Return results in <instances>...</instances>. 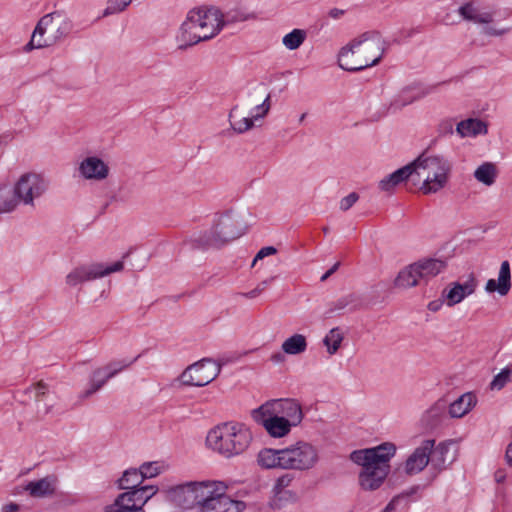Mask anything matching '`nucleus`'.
<instances>
[{"label": "nucleus", "mask_w": 512, "mask_h": 512, "mask_svg": "<svg viewBox=\"0 0 512 512\" xmlns=\"http://www.w3.org/2000/svg\"><path fill=\"white\" fill-rule=\"evenodd\" d=\"M318 462L317 447L305 440H298L280 449L263 448L257 454V464L266 470L303 472L313 469Z\"/></svg>", "instance_id": "nucleus-1"}, {"label": "nucleus", "mask_w": 512, "mask_h": 512, "mask_svg": "<svg viewBox=\"0 0 512 512\" xmlns=\"http://www.w3.org/2000/svg\"><path fill=\"white\" fill-rule=\"evenodd\" d=\"M386 52V42L377 31H366L352 39L338 53V65L348 72L377 65Z\"/></svg>", "instance_id": "nucleus-2"}, {"label": "nucleus", "mask_w": 512, "mask_h": 512, "mask_svg": "<svg viewBox=\"0 0 512 512\" xmlns=\"http://www.w3.org/2000/svg\"><path fill=\"white\" fill-rule=\"evenodd\" d=\"M396 453V446L391 442H384L378 446L354 450L350 459L362 467L359 473V485L363 490L378 489L390 472V459Z\"/></svg>", "instance_id": "nucleus-3"}, {"label": "nucleus", "mask_w": 512, "mask_h": 512, "mask_svg": "<svg viewBox=\"0 0 512 512\" xmlns=\"http://www.w3.org/2000/svg\"><path fill=\"white\" fill-rule=\"evenodd\" d=\"M225 21L219 9L196 8L188 12L179 28L176 40L178 48L184 50L201 41L215 37L224 27Z\"/></svg>", "instance_id": "nucleus-4"}, {"label": "nucleus", "mask_w": 512, "mask_h": 512, "mask_svg": "<svg viewBox=\"0 0 512 512\" xmlns=\"http://www.w3.org/2000/svg\"><path fill=\"white\" fill-rule=\"evenodd\" d=\"M250 428L241 422H225L211 429L206 437L209 448L225 458L244 453L252 442Z\"/></svg>", "instance_id": "nucleus-5"}, {"label": "nucleus", "mask_w": 512, "mask_h": 512, "mask_svg": "<svg viewBox=\"0 0 512 512\" xmlns=\"http://www.w3.org/2000/svg\"><path fill=\"white\" fill-rule=\"evenodd\" d=\"M413 175L422 181L420 190L424 194H434L442 190L449 181L452 165L444 156L420 155L411 162Z\"/></svg>", "instance_id": "nucleus-6"}, {"label": "nucleus", "mask_w": 512, "mask_h": 512, "mask_svg": "<svg viewBox=\"0 0 512 512\" xmlns=\"http://www.w3.org/2000/svg\"><path fill=\"white\" fill-rule=\"evenodd\" d=\"M457 11L463 20L481 25L486 36L501 37L512 30L511 27L498 26L500 21L510 17L509 9L485 7L477 0H470L459 6Z\"/></svg>", "instance_id": "nucleus-7"}, {"label": "nucleus", "mask_w": 512, "mask_h": 512, "mask_svg": "<svg viewBox=\"0 0 512 512\" xmlns=\"http://www.w3.org/2000/svg\"><path fill=\"white\" fill-rule=\"evenodd\" d=\"M245 230L232 212L220 215L210 232L193 236L191 241L197 248L220 247L241 237Z\"/></svg>", "instance_id": "nucleus-8"}, {"label": "nucleus", "mask_w": 512, "mask_h": 512, "mask_svg": "<svg viewBox=\"0 0 512 512\" xmlns=\"http://www.w3.org/2000/svg\"><path fill=\"white\" fill-rule=\"evenodd\" d=\"M227 485L222 481L209 480L205 496L201 498L196 512H241L243 501L233 500L227 494Z\"/></svg>", "instance_id": "nucleus-9"}, {"label": "nucleus", "mask_w": 512, "mask_h": 512, "mask_svg": "<svg viewBox=\"0 0 512 512\" xmlns=\"http://www.w3.org/2000/svg\"><path fill=\"white\" fill-rule=\"evenodd\" d=\"M13 186L22 206L34 208L36 201L47 192L49 181L43 174L30 171L21 174Z\"/></svg>", "instance_id": "nucleus-10"}, {"label": "nucleus", "mask_w": 512, "mask_h": 512, "mask_svg": "<svg viewBox=\"0 0 512 512\" xmlns=\"http://www.w3.org/2000/svg\"><path fill=\"white\" fill-rule=\"evenodd\" d=\"M123 261L113 263L92 262L82 264L73 268L65 278V282L70 287H76L86 282L94 281L106 277L112 273L123 270Z\"/></svg>", "instance_id": "nucleus-11"}, {"label": "nucleus", "mask_w": 512, "mask_h": 512, "mask_svg": "<svg viewBox=\"0 0 512 512\" xmlns=\"http://www.w3.org/2000/svg\"><path fill=\"white\" fill-rule=\"evenodd\" d=\"M158 490L156 485H146L143 489L122 492L104 507V512H145L144 506Z\"/></svg>", "instance_id": "nucleus-12"}, {"label": "nucleus", "mask_w": 512, "mask_h": 512, "mask_svg": "<svg viewBox=\"0 0 512 512\" xmlns=\"http://www.w3.org/2000/svg\"><path fill=\"white\" fill-rule=\"evenodd\" d=\"M208 483L209 480L176 485L166 491L167 499L179 508L197 510L201 498L205 496Z\"/></svg>", "instance_id": "nucleus-13"}, {"label": "nucleus", "mask_w": 512, "mask_h": 512, "mask_svg": "<svg viewBox=\"0 0 512 512\" xmlns=\"http://www.w3.org/2000/svg\"><path fill=\"white\" fill-rule=\"evenodd\" d=\"M251 418L262 426L267 434L275 439L284 438L294 428L291 423L277 414L269 405L263 403L251 411Z\"/></svg>", "instance_id": "nucleus-14"}, {"label": "nucleus", "mask_w": 512, "mask_h": 512, "mask_svg": "<svg viewBox=\"0 0 512 512\" xmlns=\"http://www.w3.org/2000/svg\"><path fill=\"white\" fill-rule=\"evenodd\" d=\"M221 372V366L216 361L203 358L188 366L180 375L183 385L203 387L211 383Z\"/></svg>", "instance_id": "nucleus-15"}, {"label": "nucleus", "mask_w": 512, "mask_h": 512, "mask_svg": "<svg viewBox=\"0 0 512 512\" xmlns=\"http://www.w3.org/2000/svg\"><path fill=\"white\" fill-rule=\"evenodd\" d=\"M140 355L136 356L134 359L127 361V360H120L111 362L105 367L96 369L93 371L89 386L87 389H85L81 394V398H88L92 396L94 393H96L98 390H100L108 380L116 376L118 373L129 367L131 364H133Z\"/></svg>", "instance_id": "nucleus-16"}, {"label": "nucleus", "mask_w": 512, "mask_h": 512, "mask_svg": "<svg viewBox=\"0 0 512 512\" xmlns=\"http://www.w3.org/2000/svg\"><path fill=\"white\" fill-rule=\"evenodd\" d=\"M478 285L479 282L473 273H470L464 282H450L442 290V296L446 300V306L451 308L460 304L476 292Z\"/></svg>", "instance_id": "nucleus-17"}, {"label": "nucleus", "mask_w": 512, "mask_h": 512, "mask_svg": "<svg viewBox=\"0 0 512 512\" xmlns=\"http://www.w3.org/2000/svg\"><path fill=\"white\" fill-rule=\"evenodd\" d=\"M78 176L85 181L101 182L108 178L109 165L97 155L82 158L77 167Z\"/></svg>", "instance_id": "nucleus-18"}, {"label": "nucleus", "mask_w": 512, "mask_h": 512, "mask_svg": "<svg viewBox=\"0 0 512 512\" xmlns=\"http://www.w3.org/2000/svg\"><path fill=\"white\" fill-rule=\"evenodd\" d=\"M277 414L287 420L296 428L301 425L304 419V412L301 403L293 398L272 399L265 402Z\"/></svg>", "instance_id": "nucleus-19"}, {"label": "nucleus", "mask_w": 512, "mask_h": 512, "mask_svg": "<svg viewBox=\"0 0 512 512\" xmlns=\"http://www.w3.org/2000/svg\"><path fill=\"white\" fill-rule=\"evenodd\" d=\"M430 88L420 84L409 85L400 90L390 101L389 110L396 112L402 108L426 97Z\"/></svg>", "instance_id": "nucleus-20"}, {"label": "nucleus", "mask_w": 512, "mask_h": 512, "mask_svg": "<svg viewBox=\"0 0 512 512\" xmlns=\"http://www.w3.org/2000/svg\"><path fill=\"white\" fill-rule=\"evenodd\" d=\"M434 444V440L427 439L413 451L405 462L404 470L407 474H417L428 465Z\"/></svg>", "instance_id": "nucleus-21"}, {"label": "nucleus", "mask_w": 512, "mask_h": 512, "mask_svg": "<svg viewBox=\"0 0 512 512\" xmlns=\"http://www.w3.org/2000/svg\"><path fill=\"white\" fill-rule=\"evenodd\" d=\"M27 393L35 398L38 413L48 414L56 403L55 394L43 382L31 385Z\"/></svg>", "instance_id": "nucleus-22"}, {"label": "nucleus", "mask_w": 512, "mask_h": 512, "mask_svg": "<svg viewBox=\"0 0 512 512\" xmlns=\"http://www.w3.org/2000/svg\"><path fill=\"white\" fill-rule=\"evenodd\" d=\"M511 269L507 260L500 266L497 279H489L485 284V291L489 294L497 292L500 296H506L511 289Z\"/></svg>", "instance_id": "nucleus-23"}, {"label": "nucleus", "mask_w": 512, "mask_h": 512, "mask_svg": "<svg viewBox=\"0 0 512 512\" xmlns=\"http://www.w3.org/2000/svg\"><path fill=\"white\" fill-rule=\"evenodd\" d=\"M54 15V13L46 14L38 21L30 41L24 46L25 52H30L34 49H40L50 45V42L44 38V35L48 27L52 25Z\"/></svg>", "instance_id": "nucleus-24"}, {"label": "nucleus", "mask_w": 512, "mask_h": 512, "mask_svg": "<svg viewBox=\"0 0 512 512\" xmlns=\"http://www.w3.org/2000/svg\"><path fill=\"white\" fill-rule=\"evenodd\" d=\"M476 404L477 397L474 393H463L449 405L448 414L451 418H462L472 411Z\"/></svg>", "instance_id": "nucleus-25"}, {"label": "nucleus", "mask_w": 512, "mask_h": 512, "mask_svg": "<svg viewBox=\"0 0 512 512\" xmlns=\"http://www.w3.org/2000/svg\"><path fill=\"white\" fill-rule=\"evenodd\" d=\"M411 176H413V167L411 163H409L381 179L378 187L381 191L392 192L395 187L406 181Z\"/></svg>", "instance_id": "nucleus-26"}, {"label": "nucleus", "mask_w": 512, "mask_h": 512, "mask_svg": "<svg viewBox=\"0 0 512 512\" xmlns=\"http://www.w3.org/2000/svg\"><path fill=\"white\" fill-rule=\"evenodd\" d=\"M456 132L461 138L476 137L488 133L487 123L478 118H468L457 124Z\"/></svg>", "instance_id": "nucleus-27"}, {"label": "nucleus", "mask_w": 512, "mask_h": 512, "mask_svg": "<svg viewBox=\"0 0 512 512\" xmlns=\"http://www.w3.org/2000/svg\"><path fill=\"white\" fill-rule=\"evenodd\" d=\"M143 481L144 478L139 468H129L122 473V476L116 481V485L118 489L129 492L143 489L146 486L141 485Z\"/></svg>", "instance_id": "nucleus-28"}, {"label": "nucleus", "mask_w": 512, "mask_h": 512, "mask_svg": "<svg viewBox=\"0 0 512 512\" xmlns=\"http://www.w3.org/2000/svg\"><path fill=\"white\" fill-rule=\"evenodd\" d=\"M415 263L420 272L421 279L425 281L437 276L447 267L445 260L437 258H424Z\"/></svg>", "instance_id": "nucleus-29"}, {"label": "nucleus", "mask_w": 512, "mask_h": 512, "mask_svg": "<svg viewBox=\"0 0 512 512\" xmlns=\"http://www.w3.org/2000/svg\"><path fill=\"white\" fill-rule=\"evenodd\" d=\"M307 348V337L300 333L290 335L281 344L282 352L290 356L301 355L306 352Z\"/></svg>", "instance_id": "nucleus-30"}, {"label": "nucleus", "mask_w": 512, "mask_h": 512, "mask_svg": "<svg viewBox=\"0 0 512 512\" xmlns=\"http://www.w3.org/2000/svg\"><path fill=\"white\" fill-rule=\"evenodd\" d=\"M14 186H0V214L14 212L22 205Z\"/></svg>", "instance_id": "nucleus-31"}, {"label": "nucleus", "mask_w": 512, "mask_h": 512, "mask_svg": "<svg viewBox=\"0 0 512 512\" xmlns=\"http://www.w3.org/2000/svg\"><path fill=\"white\" fill-rule=\"evenodd\" d=\"M422 280L416 263H412L402 269L395 279V286L400 288H411Z\"/></svg>", "instance_id": "nucleus-32"}, {"label": "nucleus", "mask_w": 512, "mask_h": 512, "mask_svg": "<svg viewBox=\"0 0 512 512\" xmlns=\"http://www.w3.org/2000/svg\"><path fill=\"white\" fill-rule=\"evenodd\" d=\"M25 490L33 497H46L54 493V482L50 477L30 481L25 486Z\"/></svg>", "instance_id": "nucleus-33"}, {"label": "nucleus", "mask_w": 512, "mask_h": 512, "mask_svg": "<svg viewBox=\"0 0 512 512\" xmlns=\"http://www.w3.org/2000/svg\"><path fill=\"white\" fill-rule=\"evenodd\" d=\"M474 178L485 186H492L497 178V169L495 164L484 162L474 171Z\"/></svg>", "instance_id": "nucleus-34"}, {"label": "nucleus", "mask_w": 512, "mask_h": 512, "mask_svg": "<svg viewBox=\"0 0 512 512\" xmlns=\"http://www.w3.org/2000/svg\"><path fill=\"white\" fill-rule=\"evenodd\" d=\"M344 334L339 327H334L323 338V345L329 355H334L341 346Z\"/></svg>", "instance_id": "nucleus-35"}, {"label": "nucleus", "mask_w": 512, "mask_h": 512, "mask_svg": "<svg viewBox=\"0 0 512 512\" xmlns=\"http://www.w3.org/2000/svg\"><path fill=\"white\" fill-rule=\"evenodd\" d=\"M307 32L303 29L295 28L282 38V44L290 51L298 49L306 40Z\"/></svg>", "instance_id": "nucleus-36"}, {"label": "nucleus", "mask_w": 512, "mask_h": 512, "mask_svg": "<svg viewBox=\"0 0 512 512\" xmlns=\"http://www.w3.org/2000/svg\"><path fill=\"white\" fill-rule=\"evenodd\" d=\"M167 468H168V465L164 461L144 462L139 467L144 480L151 479V478H154V477L160 475L161 473L166 471Z\"/></svg>", "instance_id": "nucleus-37"}, {"label": "nucleus", "mask_w": 512, "mask_h": 512, "mask_svg": "<svg viewBox=\"0 0 512 512\" xmlns=\"http://www.w3.org/2000/svg\"><path fill=\"white\" fill-rule=\"evenodd\" d=\"M356 301L357 299L354 294L344 295L330 304L328 313L333 314L346 308L355 309L357 307Z\"/></svg>", "instance_id": "nucleus-38"}, {"label": "nucleus", "mask_w": 512, "mask_h": 512, "mask_svg": "<svg viewBox=\"0 0 512 512\" xmlns=\"http://www.w3.org/2000/svg\"><path fill=\"white\" fill-rule=\"evenodd\" d=\"M509 382H512V369L505 367L494 376L490 385L492 389L500 390Z\"/></svg>", "instance_id": "nucleus-39"}, {"label": "nucleus", "mask_w": 512, "mask_h": 512, "mask_svg": "<svg viewBox=\"0 0 512 512\" xmlns=\"http://www.w3.org/2000/svg\"><path fill=\"white\" fill-rule=\"evenodd\" d=\"M270 99L271 96L268 94L261 104L254 106L250 110L249 117L252 118L253 122L264 118L268 114L270 110Z\"/></svg>", "instance_id": "nucleus-40"}, {"label": "nucleus", "mask_w": 512, "mask_h": 512, "mask_svg": "<svg viewBox=\"0 0 512 512\" xmlns=\"http://www.w3.org/2000/svg\"><path fill=\"white\" fill-rule=\"evenodd\" d=\"M231 118L232 113L229 114V122L233 131L237 134H243L254 127V122L249 116L244 117L238 121H232Z\"/></svg>", "instance_id": "nucleus-41"}, {"label": "nucleus", "mask_w": 512, "mask_h": 512, "mask_svg": "<svg viewBox=\"0 0 512 512\" xmlns=\"http://www.w3.org/2000/svg\"><path fill=\"white\" fill-rule=\"evenodd\" d=\"M293 479V475L289 473H285L277 477L272 487V493L274 496H279L287 487L291 485Z\"/></svg>", "instance_id": "nucleus-42"}, {"label": "nucleus", "mask_w": 512, "mask_h": 512, "mask_svg": "<svg viewBox=\"0 0 512 512\" xmlns=\"http://www.w3.org/2000/svg\"><path fill=\"white\" fill-rule=\"evenodd\" d=\"M132 0H108L107 7L103 11V16H109L124 11Z\"/></svg>", "instance_id": "nucleus-43"}, {"label": "nucleus", "mask_w": 512, "mask_h": 512, "mask_svg": "<svg viewBox=\"0 0 512 512\" xmlns=\"http://www.w3.org/2000/svg\"><path fill=\"white\" fill-rule=\"evenodd\" d=\"M274 280V277H271L269 279H266L264 281H262L261 283H259L254 289H252L251 291L249 292H246L243 294L244 297L246 298H249V299H253V298H256L257 296H259L265 289L266 287Z\"/></svg>", "instance_id": "nucleus-44"}, {"label": "nucleus", "mask_w": 512, "mask_h": 512, "mask_svg": "<svg viewBox=\"0 0 512 512\" xmlns=\"http://www.w3.org/2000/svg\"><path fill=\"white\" fill-rule=\"evenodd\" d=\"M358 199V194L356 192H351L341 199L339 207L342 211H347L358 201Z\"/></svg>", "instance_id": "nucleus-45"}, {"label": "nucleus", "mask_w": 512, "mask_h": 512, "mask_svg": "<svg viewBox=\"0 0 512 512\" xmlns=\"http://www.w3.org/2000/svg\"><path fill=\"white\" fill-rule=\"evenodd\" d=\"M276 252H277V250L273 246H266V247L261 248L257 252L252 265H254L258 260H262L263 258H265L267 256L274 255Z\"/></svg>", "instance_id": "nucleus-46"}, {"label": "nucleus", "mask_w": 512, "mask_h": 512, "mask_svg": "<svg viewBox=\"0 0 512 512\" xmlns=\"http://www.w3.org/2000/svg\"><path fill=\"white\" fill-rule=\"evenodd\" d=\"M444 304L446 305V300L441 295L439 299L430 301L427 305V308L431 312H438L443 307Z\"/></svg>", "instance_id": "nucleus-47"}, {"label": "nucleus", "mask_w": 512, "mask_h": 512, "mask_svg": "<svg viewBox=\"0 0 512 512\" xmlns=\"http://www.w3.org/2000/svg\"><path fill=\"white\" fill-rule=\"evenodd\" d=\"M0 512H20V506L11 502L3 505Z\"/></svg>", "instance_id": "nucleus-48"}, {"label": "nucleus", "mask_w": 512, "mask_h": 512, "mask_svg": "<svg viewBox=\"0 0 512 512\" xmlns=\"http://www.w3.org/2000/svg\"><path fill=\"white\" fill-rule=\"evenodd\" d=\"M340 266V263L337 262L335 263L329 270H327L320 278V280L322 282L326 281L333 273H335L337 271V269L339 268Z\"/></svg>", "instance_id": "nucleus-49"}, {"label": "nucleus", "mask_w": 512, "mask_h": 512, "mask_svg": "<svg viewBox=\"0 0 512 512\" xmlns=\"http://www.w3.org/2000/svg\"><path fill=\"white\" fill-rule=\"evenodd\" d=\"M494 477L496 482L503 483L506 479V473L504 470L499 469L495 472Z\"/></svg>", "instance_id": "nucleus-50"}, {"label": "nucleus", "mask_w": 512, "mask_h": 512, "mask_svg": "<svg viewBox=\"0 0 512 512\" xmlns=\"http://www.w3.org/2000/svg\"><path fill=\"white\" fill-rule=\"evenodd\" d=\"M344 14V10L333 8L329 11V16L333 19H339Z\"/></svg>", "instance_id": "nucleus-51"}, {"label": "nucleus", "mask_w": 512, "mask_h": 512, "mask_svg": "<svg viewBox=\"0 0 512 512\" xmlns=\"http://www.w3.org/2000/svg\"><path fill=\"white\" fill-rule=\"evenodd\" d=\"M440 409H441L440 405L435 404L429 410H427L426 414H427V416H431V417L437 416L438 413L440 412Z\"/></svg>", "instance_id": "nucleus-52"}, {"label": "nucleus", "mask_w": 512, "mask_h": 512, "mask_svg": "<svg viewBox=\"0 0 512 512\" xmlns=\"http://www.w3.org/2000/svg\"><path fill=\"white\" fill-rule=\"evenodd\" d=\"M69 23L64 22L62 26L57 29L58 37L64 36L68 33Z\"/></svg>", "instance_id": "nucleus-53"}, {"label": "nucleus", "mask_w": 512, "mask_h": 512, "mask_svg": "<svg viewBox=\"0 0 512 512\" xmlns=\"http://www.w3.org/2000/svg\"><path fill=\"white\" fill-rule=\"evenodd\" d=\"M69 23L64 22L62 26L57 29L58 37L64 36L68 33Z\"/></svg>", "instance_id": "nucleus-54"}, {"label": "nucleus", "mask_w": 512, "mask_h": 512, "mask_svg": "<svg viewBox=\"0 0 512 512\" xmlns=\"http://www.w3.org/2000/svg\"><path fill=\"white\" fill-rule=\"evenodd\" d=\"M505 457L507 460V463L512 466V440L511 443L507 446Z\"/></svg>", "instance_id": "nucleus-55"}, {"label": "nucleus", "mask_w": 512, "mask_h": 512, "mask_svg": "<svg viewBox=\"0 0 512 512\" xmlns=\"http://www.w3.org/2000/svg\"><path fill=\"white\" fill-rule=\"evenodd\" d=\"M270 359L273 363L278 364L284 360V356L281 353H276L273 354Z\"/></svg>", "instance_id": "nucleus-56"}, {"label": "nucleus", "mask_w": 512, "mask_h": 512, "mask_svg": "<svg viewBox=\"0 0 512 512\" xmlns=\"http://www.w3.org/2000/svg\"><path fill=\"white\" fill-rule=\"evenodd\" d=\"M396 500H391L381 512H392L395 509Z\"/></svg>", "instance_id": "nucleus-57"}, {"label": "nucleus", "mask_w": 512, "mask_h": 512, "mask_svg": "<svg viewBox=\"0 0 512 512\" xmlns=\"http://www.w3.org/2000/svg\"><path fill=\"white\" fill-rule=\"evenodd\" d=\"M248 18H249V15L241 14L239 17L235 18V20H237V21H244V20H247Z\"/></svg>", "instance_id": "nucleus-58"}, {"label": "nucleus", "mask_w": 512, "mask_h": 512, "mask_svg": "<svg viewBox=\"0 0 512 512\" xmlns=\"http://www.w3.org/2000/svg\"><path fill=\"white\" fill-rule=\"evenodd\" d=\"M306 117V113H303L300 118H299V121L302 122Z\"/></svg>", "instance_id": "nucleus-59"}]
</instances>
